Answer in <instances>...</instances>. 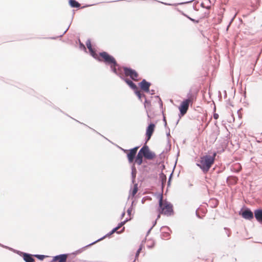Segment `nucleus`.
<instances>
[{
    "instance_id": "obj_1",
    "label": "nucleus",
    "mask_w": 262,
    "mask_h": 262,
    "mask_svg": "<svg viewBox=\"0 0 262 262\" xmlns=\"http://www.w3.org/2000/svg\"><path fill=\"white\" fill-rule=\"evenodd\" d=\"M99 56L103 59V61L106 65L110 66L111 71L123 80L132 90H134L138 88L132 80L125 77L120 72L121 67L113 56L105 51L100 52Z\"/></svg>"
},
{
    "instance_id": "obj_2",
    "label": "nucleus",
    "mask_w": 262,
    "mask_h": 262,
    "mask_svg": "<svg viewBox=\"0 0 262 262\" xmlns=\"http://www.w3.org/2000/svg\"><path fill=\"white\" fill-rule=\"evenodd\" d=\"M216 152L214 151L212 155H206L201 157L199 162L196 165L201 169L204 173H207L214 163Z\"/></svg>"
},
{
    "instance_id": "obj_3",
    "label": "nucleus",
    "mask_w": 262,
    "mask_h": 262,
    "mask_svg": "<svg viewBox=\"0 0 262 262\" xmlns=\"http://www.w3.org/2000/svg\"><path fill=\"white\" fill-rule=\"evenodd\" d=\"M158 203L159 208L158 211L160 213H162L167 216H171L173 214L174 211L172 204L170 202L166 201L163 205V195L162 194H160Z\"/></svg>"
},
{
    "instance_id": "obj_4",
    "label": "nucleus",
    "mask_w": 262,
    "mask_h": 262,
    "mask_svg": "<svg viewBox=\"0 0 262 262\" xmlns=\"http://www.w3.org/2000/svg\"><path fill=\"white\" fill-rule=\"evenodd\" d=\"M239 214L245 220L251 221L254 218V212L248 207H243L239 212Z\"/></svg>"
},
{
    "instance_id": "obj_5",
    "label": "nucleus",
    "mask_w": 262,
    "mask_h": 262,
    "mask_svg": "<svg viewBox=\"0 0 262 262\" xmlns=\"http://www.w3.org/2000/svg\"><path fill=\"white\" fill-rule=\"evenodd\" d=\"M124 74L126 76H129L130 78L134 81H137L139 74L134 69L125 66L122 67Z\"/></svg>"
},
{
    "instance_id": "obj_6",
    "label": "nucleus",
    "mask_w": 262,
    "mask_h": 262,
    "mask_svg": "<svg viewBox=\"0 0 262 262\" xmlns=\"http://www.w3.org/2000/svg\"><path fill=\"white\" fill-rule=\"evenodd\" d=\"M186 101L187 100H183L181 102V103L178 107L179 110L180 111V113L179 114V119L177 120V121L176 122V125L178 124L180 119L182 117L184 116L187 113V111L188 110L189 103L187 102Z\"/></svg>"
},
{
    "instance_id": "obj_7",
    "label": "nucleus",
    "mask_w": 262,
    "mask_h": 262,
    "mask_svg": "<svg viewBox=\"0 0 262 262\" xmlns=\"http://www.w3.org/2000/svg\"><path fill=\"white\" fill-rule=\"evenodd\" d=\"M156 125L152 122H150L148 124V126L146 128L145 143H147L151 138L155 129Z\"/></svg>"
},
{
    "instance_id": "obj_8",
    "label": "nucleus",
    "mask_w": 262,
    "mask_h": 262,
    "mask_svg": "<svg viewBox=\"0 0 262 262\" xmlns=\"http://www.w3.org/2000/svg\"><path fill=\"white\" fill-rule=\"evenodd\" d=\"M142 149H143L144 157L147 160H153L156 158L155 153L151 151L147 145H144Z\"/></svg>"
},
{
    "instance_id": "obj_9",
    "label": "nucleus",
    "mask_w": 262,
    "mask_h": 262,
    "mask_svg": "<svg viewBox=\"0 0 262 262\" xmlns=\"http://www.w3.org/2000/svg\"><path fill=\"white\" fill-rule=\"evenodd\" d=\"M14 252L22 257L25 262H35V260L33 257V254L18 250H14Z\"/></svg>"
},
{
    "instance_id": "obj_10",
    "label": "nucleus",
    "mask_w": 262,
    "mask_h": 262,
    "mask_svg": "<svg viewBox=\"0 0 262 262\" xmlns=\"http://www.w3.org/2000/svg\"><path fill=\"white\" fill-rule=\"evenodd\" d=\"M138 148L139 146H136L129 149V151L126 154L127 158L129 163H133L134 159L136 158Z\"/></svg>"
},
{
    "instance_id": "obj_11",
    "label": "nucleus",
    "mask_w": 262,
    "mask_h": 262,
    "mask_svg": "<svg viewBox=\"0 0 262 262\" xmlns=\"http://www.w3.org/2000/svg\"><path fill=\"white\" fill-rule=\"evenodd\" d=\"M140 89L145 93L150 92V86L151 85L150 82L147 81L146 79H143L138 83Z\"/></svg>"
},
{
    "instance_id": "obj_12",
    "label": "nucleus",
    "mask_w": 262,
    "mask_h": 262,
    "mask_svg": "<svg viewBox=\"0 0 262 262\" xmlns=\"http://www.w3.org/2000/svg\"><path fill=\"white\" fill-rule=\"evenodd\" d=\"M69 253L60 254L53 257L51 262H67Z\"/></svg>"
},
{
    "instance_id": "obj_13",
    "label": "nucleus",
    "mask_w": 262,
    "mask_h": 262,
    "mask_svg": "<svg viewBox=\"0 0 262 262\" xmlns=\"http://www.w3.org/2000/svg\"><path fill=\"white\" fill-rule=\"evenodd\" d=\"M196 93H192L191 90H190L187 94V98L184 99V100H187V102L192 104L196 100Z\"/></svg>"
},
{
    "instance_id": "obj_14",
    "label": "nucleus",
    "mask_w": 262,
    "mask_h": 262,
    "mask_svg": "<svg viewBox=\"0 0 262 262\" xmlns=\"http://www.w3.org/2000/svg\"><path fill=\"white\" fill-rule=\"evenodd\" d=\"M254 217L259 224L262 225V208L259 207L254 210Z\"/></svg>"
},
{
    "instance_id": "obj_15",
    "label": "nucleus",
    "mask_w": 262,
    "mask_h": 262,
    "mask_svg": "<svg viewBox=\"0 0 262 262\" xmlns=\"http://www.w3.org/2000/svg\"><path fill=\"white\" fill-rule=\"evenodd\" d=\"M69 4L70 6L72 8H83L85 7H88L89 6H93L94 4L92 5H87L85 6L80 7V4L76 0H69Z\"/></svg>"
},
{
    "instance_id": "obj_16",
    "label": "nucleus",
    "mask_w": 262,
    "mask_h": 262,
    "mask_svg": "<svg viewBox=\"0 0 262 262\" xmlns=\"http://www.w3.org/2000/svg\"><path fill=\"white\" fill-rule=\"evenodd\" d=\"M238 181V178L236 176H230L227 178L226 182L229 185H235Z\"/></svg>"
},
{
    "instance_id": "obj_17",
    "label": "nucleus",
    "mask_w": 262,
    "mask_h": 262,
    "mask_svg": "<svg viewBox=\"0 0 262 262\" xmlns=\"http://www.w3.org/2000/svg\"><path fill=\"white\" fill-rule=\"evenodd\" d=\"M131 169H132V172H131L132 182L133 184H135L136 174L137 173V170L136 169L135 164H133L132 165Z\"/></svg>"
},
{
    "instance_id": "obj_18",
    "label": "nucleus",
    "mask_w": 262,
    "mask_h": 262,
    "mask_svg": "<svg viewBox=\"0 0 262 262\" xmlns=\"http://www.w3.org/2000/svg\"><path fill=\"white\" fill-rule=\"evenodd\" d=\"M99 241H100V239H97V240L95 241V242H93L92 243L89 244L88 245H86V246H84V247H82V248H81L76 250V251H75L73 253V254H75V255L79 254V253H81L86 248L89 247H90V246L95 244V243H96L97 242H98Z\"/></svg>"
},
{
    "instance_id": "obj_19",
    "label": "nucleus",
    "mask_w": 262,
    "mask_h": 262,
    "mask_svg": "<svg viewBox=\"0 0 262 262\" xmlns=\"http://www.w3.org/2000/svg\"><path fill=\"white\" fill-rule=\"evenodd\" d=\"M138 184H134V187L133 188H131L129 190V195L128 196V199L129 198L130 196H132L133 198H134L135 195V194L137 193V191H138Z\"/></svg>"
},
{
    "instance_id": "obj_20",
    "label": "nucleus",
    "mask_w": 262,
    "mask_h": 262,
    "mask_svg": "<svg viewBox=\"0 0 262 262\" xmlns=\"http://www.w3.org/2000/svg\"><path fill=\"white\" fill-rule=\"evenodd\" d=\"M90 55L95 59H97L98 61H101V59L99 57H98L96 53L95 50L93 48H91L90 50H89Z\"/></svg>"
},
{
    "instance_id": "obj_21",
    "label": "nucleus",
    "mask_w": 262,
    "mask_h": 262,
    "mask_svg": "<svg viewBox=\"0 0 262 262\" xmlns=\"http://www.w3.org/2000/svg\"><path fill=\"white\" fill-rule=\"evenodd\" d=\"M194 0H190L189 1H188V2H182V3H178V4H170V3H164V2H160V1H158V2L159 3H161L165 5H167V6H177V5H183V4H188V3H191L192 2H193Z\"/></svg>"
},
{
    "instance_id": "obj_22",
    "label": "nucleus",
    "mask_w": 262,
    "mask_h": 262,
    "mask_svg": "<svg viewBox=\"0 0 262 262\" xmlns=\"http://www.w3.org/2000/svg\"><path fill=\"white\" fill-rule=\"evenodd\" d=\"M167 177L162 171L159 174V181L163 183H166Z\"/></svg>"
},
{
    "instance_id": "obj_23",
    "label": "nucleus",
    "mask_w": 262,
    "mask_h": 262,
    "mask_svg": "<svg viewBox=\"0 0 262 262\" xmlns=\"http://www.w3.org/2000/svg\"><path fill=\"white\" fill-rule=\"evenodd\" d=\"M161 237L163 239H169L170 237V233L168 232L167 231H162L161 232Z\"/></svg>"
},
{
    "instance_id": "obj_24",
    "label": "nucleus",
    "mask_w": 262,
    "mask_h": 262,
    "mask_svg": "<svg viewBox=\"0 0 262 262\" xmlns=\"http://www.w3.org/2000/svg\"><path fill=\"white\" fill-rule=\"evenodd\" d=\"M33 257H36L40 260H43L46 257L48 256L42 254H33Z\"/></svg>"
},
{
    "instance_id": "obj_25",
    "label": "nucleus",
    "mask_w": 262,
    "mask_h": 262,
    "mask_svg": "<svg viewBox=\"0 0 262 262\" xmlns=\"http://www.w3.org/2000/svg\"><path fill=\"white\" fill-rule=\"evenodd\" d=\"M134 203H135V201L134 200L132 201L130 206L127 210V215L129 216L131 215V213L133 209V205H135Z\"/></svg>"
},
{
    "instance_id": "obj_26",
    "label": "nucleus",
    "mask_w": 262,
    "mask_h": 262,
    "mask_svg": "<svg viewBox=\"0 0 262 262\" xmlns=\"http://www.w3.org/2000/svg\"><path fill=\"white\" fill-rule=\"evenodd\" d=\"M143 162V159H140L136 157L133 163H134V164H135V163H137L138 165H141Z\"/></svg>"
},
{
    "instance_id": "obj_27",
    "label": "nucleus",
    "mask_w": 262,
    "mask_h": 262,
    "mask_svg": "<svg viewBox=\"0 0 262 262\" xmlns=\"http://www.w3.org/2000/svg\"><path fill=\"white\" fill-rule=\"evenodd\" d=\"M115 230L116 229H113L111 231H110L108 233H107L105 235L103 236V237H101L100 238H99V239H100V241H101L102 239H104L105 237L106 236H111V235H112L113 233H114L115 232H116L115 231Z\"/></svg>"
},
{
    "instance_id": "obj_28",
    "label": "nucleus",
    "mask_w": 262,
    "mask_h": 262,
    "mask_svg": "<svg viewBox=\"0 0 262 262\" xmlns=\"http://www.w3.org/2000/svg\"><path fill=\"white\" fill-rule=\"evenodd\" d=\"M143 149H142V148L139 150V151H138V152L136 156V158H140V159H143V157H144L143 155Z\"/></svg>"
},
{
    "instance_id": "obj_29",
    "label": "nucleus",
    "mask_w": 262,
    "mask_h": 262,
    "mask_svg": "<svg viewBox=\"0 0 262 262\" xmlns=\"http://www.w3.org/2000/svg\"><path fill=\"white\" fill-rule=\"evenodd\" d=\"M200 6L202 8H205L207 10H209L211 9V5H208L206 6L205 3L204 2L201 3Z\"/></svg>"
},
{
    "instance_id": "obj_30",
    "label": "nucleus",
    "mask_w": 262,
    "mask_h": 262,
    "mask_svg": "<svg viewBox=\"0 0 262 262\" xmlns=\"http://www.w3.org/2000/svg\"><path fill=\"white\" fill-rule=\"evenodd\" d=\"M144 98L145 100L144 102V107L146 108V107H147L148 106H150L151 105V102L149 100H148L146 97Z\"/></svg>"
},
{
    "instance_id": "obj_31",
    "label": "nucleus",
    "mask_w": 262,
    "mask_h": 262,
    "mask_svg": "<svg viewBox=\"0 0 262 262\" xmlns=\"http://www.w3.org/2000/svg\"><path fill=\"white\" fill-rule=\"evenodd\" d=\"M173 177V171L170 173L169 176L168 182H167V187H169L171 185V182Z\"/></svg>"
},
{
    "instance_id": "obj_32",
    "label": "nucleus",
    "mask_w": 262,
    "mask_h": 262,
    "mask_svg": "<svg viewBox=\"0 0 262 262\" xmlns=\"http://www.w3.org/2000/svg\"><path fill=\"white\" fill-rule=\"evenodd\" d=\"M210 12L209 11H206L203 13L202 15V16L200 17V19H203L205 18H207L209 16Z\"/></svg>"
},
{
    "instance_id": "obj_33",
    "label": "nucleus",
    "mask_w": 262,
    "mask_h": 262,
    "mask_svg": "<svg viewBox=\"0 0 262 262\" xmlns=\"http://www.w3.org/2000/svg\"><path fill=\"white\" fill-rule=\"evenodd\" d=\"M119 228H120V227L118 225H117L116 227L114 228L113 229H116V230H115V231H116L117 233H118V234L121 233H122V232L124 231V229H125V227H123V228L122 229V230H120V231H118L117 230H118Z\"/></svg>"
},
{
    "instance_id": "obj_34",
    "label": "nucleus",
    "mask_w": 262,
    "mask_h": 262,
    "mask_svg": "<svg viewBox=\"0 0 262 262\" xmlns=\"http://www.w3.org/2000/svg\"><path fill=\"white\" fill-rule=\"evenodd\" d=\"M119 228H120V227L118 225H117L116 227L114 228L113 229H116V230H115V231H116L117 233H118V234L121 233H122V232L124 231V229H125V227H123V228L122 229V230H120V231H118L117 230H118Z\"/></svg>"
},
{
    "instance_id": "obj_35",
    "label": "nucleus",
    "mask_w": 262,
    "mask_h": 262,
    "mask_svg": "<svg viewBox=\"0 0 262 262\" xmlns=\"http://www.w3.org/2000/svg\"><path fill=\"white\" fill-rule=\"evenodd\" d=\"M70 25L68 26V27L67 28V29L63 32V33L61 35H60L59 36H57V37H51V38L52 39H55L56 38H57L58 37H62L67 32V31L68 30V29H69L70 28Z\"/></svg>"
},
{
    "instance_id": "obj_36",
    "label": "nucleus",
    "mask_w": 262,
    "mask_h": 262,
    "mask_svg": "<svg viewBox=\"0 0 262 262\" xmlns=\"http://www.w3.org/2000/svg\"><path fill=\"white\" fill-rule=\"evenodd\" d=\"M85 44H86V46L88 50H90L91 48H92L91 40L90 39H89L86 40Z\"/></svg>"
},
{
    "instance_id": "obj_37",
    "label": "nucleus",
    "mask_w": 262,
    "mask_h": 262,
    "mask_svg": "<svg viewBox=\"0 0 262 262\" xmlns=\"http://www.w3.org/2000/svg\"><path fill=\"white\" fill-rule=\"evenodd\" d=\"M186 18L189 19L190 20H191L194 24H198L200 22V20L199 19L196 20L194 18H192L190 17L189 15L186 16Z\"/></svg>"
},
{
    "instance_id": "obj_38",
    "label": "nucleus",
    "mask_w": 262,
    "mask_h": 262,
    "mask_svg": "<svg viewBox=\"0 0 262 262\" xmlns=\"http://www.w3.org/2000/svg\"><path fill=\"white\" fill-rule=\"evenodd\" d=\"M79 48L81 50H84V51H86V48H85L84 45L83 43H82L79 39Z\"/></svg>"
},
{
    "instance_id": "obj_39",
    "label": "nucleus",
    "mask_w": 262,
    "mask_h": 262,
    "mask_svg": "<svg viewBox=\"0 0 262 262\" xmlns=\"http://www.w3.org/2000/svg\"><path fill=\"white\" fill-rule=\"evenodd\" d=\"M260 0H256V5H253L254 10H255L257 9H258L259 6H260Z\"/></svg>"
},
{
    "instance_id": "obj_40",
    "label": "nucleus",
    "mask_w": 262,
    "mask_h": 262,
    "mask_svg": "<svg viewBox=\"0 0 262 262\" xmlns=\"http://www.w3.org/2000/svg\"><path fill=\"white\" fill-rule=\"evenodd\" d=\"M142 248H143V246L142 245H140L139 248H138V249L137 250V252H136V257H138L141 252V251L142 250Z\"/></svg>"
},
{
    "instance_id": "obj_41",
    "label": "nucleus",
    "mask_w": 262,
    "mask_h": 262,
    "mask_svg": "<svg viewBox=\"0 0 262 262\" xmlns=\"http://www.w3.org/2000/svg\"><path fill=\"white\" fill-rule=\"evenodd\" d=\"M135 94H136V95L137 96H139V95H140L141 94H142L143 93H141L140 91L138 90V88H137L136 89H135L134 90H133Z\"/></svg>"
},
{
    "instance_id": "obj_42",
    "label": "nucleus",
    "mask_w": 262,
    "mask_h": 262,
    "mask_svg": "<svg viewBox=\"0 0 262 262\" xmlns=\"http://www.w3.org/2000/svg\"><path fill=\"white\" fill-rule=\"evenodd\" d=\"M162 113H163V121L164 123V126H165V127H168L166 117H165V115L164 114L163 112Z\"/></svg>"
},
{
    "instance_id": "obj_43",
    "label": "nucleus",
    "mask_w": 262,
    "mask_h": 262,
    "mask_svg": "<svg viewBox=\"0 0 262 262\" xmlns=\"http://www.w3.org/2000/svg\"><path fill=\"white\" fill-rule=\"evenodd\" d=\"M224 230H225L226 231V234H227L228 237L230 236L231 231H230V229L227 227H225Z\"/></svg>"
},
{
    "instance_id": "obj_44",
    "label": "nucleus",
    "mask_w": 262,
    "mask_h": 262,
    "mask_svg": "<svg viewBox=\"0 0 262 262\" xmlns=\"http://www.w3.org/2000/svg\"><path fill=\"white\" fill-rule=\"evenodd\" d=\"M155 245V242L154 241L151 242V244L150 245H147V247L148 249H152L154 247Z\"/></svg>"
},
{
    "instance_id": "obj_45",
    "label": "nucleus",
    "mask_w": 262,
    "mask_h": 262,
    "mask_svg": "<svg viewBox=\"0 0 262 262\" xmlns=\"http://www.w3.org/2000/svg\"><path fill=\"white\" fill-rule=\"evenodd\" d=\"M156 97L159 98V103L160 104V106L161 108H162L163 103H162V101L161 99L160 98V97L159 96H156Z\"/></svg>"
},
{
    "instance_id": "obj_46",
    "label": "nucleus",
    "mask_w": 262,
    "mask_h": 262,
    "mask_svg": "<svg viewBox=\"0 0 262 262\" xmlns=\"http://www.w3.org/2000/svg\"><path fill=\"white\" fill-rule=\"evenodd\" d=\"M145 97H146V96H145V95L144 94H141V95H139V96H137L138 98V99H139L141 101H142V98H145Z\"/></svg>"
},
{
    "instance_id": "obj_47",
    "label": "nucleus",
    "mask_w": 262,
    "mask_h": 262,
    "mask_svg": "<svg viewBox=\"0 0 262 262\" xmlns=\"http://www.w3.org/2000/svg\"><path fill=\"white\" fill-rule=\"evenodd\" d=\"M2 247L5 248H6V249H8L9 250H11V251H13V252H14V250H15V249H13V248H10V247H8V246H5V245L2 246Z\"/></svg>"
},
{
    "instance_id": "obj_48",
    "label": "nucleus",
    "mask_w": 262,
    "mask_h": 262,
    "mask_svg": "<svg viewBox=\"0 0 262 262\" xmlns=\"http://www.w3.org/2000/svg\"><path fill=\"white\" fill-rule=\"evenodd\" d=\"M132 217H130L129 218H126L125 219V220H124L123 222L124 223V224H126V223H127V222L130 221L132 219Z\"/></svg>"
},
{
    "instance_id": "obj_49",
    "label": "nucleus",
    "mask_w": 262,
    "mask_h": 262,
    "mask_svg": "<svg viewBox=\"0 0 262 262\" xmlns=\"http://www.w3.org/2000/svg\"><path fill=\"white\" fill-rule=\"evenodd\" d=\"M219 114H217V113H214L213 114V118H214V119H216H216H217L219 118Z\"/></svg>"
},
{
    "instance_id": "obj_50",
    "label": "nucleus",
    "mask_w": 262,
    "mask_h": 262,
    "mask_svg": "<svg viewBox=\"0 0 262 262\" xmlns=\"http://www.w3.org/2000/svg\"><path fill=\"white\" fill-rule=\"evenodd\" d=\"M119 148L121 150H122L124 153H126V154L128 152V151H129V149H123V148H122V147H119Z\"/></svg>"
},
{
    "instance_id": "obj_51",
    "label": "nucleus",
    "mask_w": 262,
    "mask_h": 262,
    "mask_svg": "<svg viewBox=\"0 0 262 262\" xmlns=\"http://www.w3.org/2000/svg\"><path fill=\"white\" fill-rule=\"evenodd\" d=\"M239 167H240L239 168H238L237 169H236V170H233V171L236 173L239 172L242 169V167L241 166H239Z\"/></svg>"
},
{
    "instance_id": "obj_52",
    "label": "nucleus",
    "mask_w": 262,
    "mask_h": 262,
    "mask_svg": "<svg viewBox=\"0 0 262 262\" xmlns=\"http://www.w3.org/2000/svg\"><path fill=\"white\" fill-rule=\"evenodd\" d=\"M161 229H166L167 231H170V229L167 226H163L161 228Z\"/></svg>"
},
{
    "instance_id": "obj_53",
    "label": "nucleus",
    "mask_w": 262,
    "mask_h": 262,
    "mask_svg": "<svg viewBox=\"0 0 262 262\" xmlns=\"http://www.w3.org/2000/svg\"><path fill=\"white\" fill-rule=\"evenodd\" d=\"M168 129V132L166 133V136L168 138H169V137L170 136V129L169 127H167Z\"/></svg>"
},
{
    "instance_id": "obj_54",
    "label": "nucleus",
    "mask_w": 262,
    "mask_h": 262,
    "mask_svg": "<svg viewBox=\"0 0 262 262\" xmlns=\"http://www.w3.org/2000/svg\"><path fill=\"white\" fill-rule=\"evenodd\" d=\"M125 225L124 223L122 221L120 223H119L118 225L121 228L122 226H124Z\"/></svg>"
},
{
    "instance_id": "obj_55",
    "label": "nucleus",
    "mask_w": 262,
    "mask_h": 262,
    "mask_svg": "<svg viewBox=\"0 0 262 262\" xmlns=\"http://www.w3.org/2000/svg\"><path fill=\"white\" fill-rule=\"evenodd\" d=\"M152 227H151L149 229V230H148L147 231V232L146 236H147V235L149 234V233L150 232V231H151V230H152Z\"/></svg>"
},
{
    "instance_id": "obj_56",
    "label": "nucleus",
    "mask_w": 262,
    "mask_h": 262,
    "mask_svg": "<svg viewBox=\"0 0 262 262\" xmlns=\"http://www.w3.org/2000/svg\"><path fill=\"white\" fill-rule=\"evenodd\" d=\"M150 95H154L155 94V90H150V92L149 93Z\"/></svg>"
},
{
    "instance_id": "obj_57",
    "label": "nucleus",
    "mask_w": 262,
    "mask_h": 262,
    "mask_svg": "<svg viewBox=\"0 0 262 262\" xmlns=\"http://www.w3.org/2000/svg\"><path fill=\"white\" fill-rule=\"evenodd\" d=\"M235 16L232 18V19L231 20L230 22L229 23L228 26H227V30L228 29L229 27V26L230 25L231 23H232V21H233L234 18Z\"/></svg>"
},
{
    "instance_id": "obj_58",
    "label": "nucleus",
    "mask_w": 262,
    "mask_h": 262,
    "mask_svg": "<svg viewBox=\"0 0 262 262\" xmlns=\"http://www.w3.org/2000/svg\"><path fill=\"white\" fill-rule=\"evenodd\" d=\"M179 11L180 12H181V13L184 16H185L186 17V16H188V15H187L186 14L184 13L183 11H181L180 10H179Z\"/></svg>"
},
{
    "instance_id": "obj_59",
    "label": "nucleus",
    "mask_w": 262,
    "mask_h": 262,
    "mask_svg": "<svg viewBox=\"0 0 262 262\" xmlns=\"http://www.w3.org/2000/svg\"><path fill=\"white\" fill-rule=\"evenodd\" d=\"M161 188L163 189L164 186H165L166 183H163L162 182H161Z\"/></svg>"
},
{
    "instance_id": "obj_60",
    "label": "nucleus",
    "mask_w": 262,
    "mask_h": 262,
    "mask_svg": "<svg viewBox=\"0 0 262 262\" xmlns=\"http://www.w3.org/2000/svg\"><path fill=\"white\" fill-rule=\"evenodd\" d=\"M125 211H123L122 213H121V219H122L125 215Z\"/></svg>"
},
{
    "instance_id": "obj_61",
    "label": "nucleus",
    "mask_w": 262,
    "mask_h": 262,
    "mask_svg": "<svg viewBox=\"0 0 262 262\" xmlns=\"http://www.w3.org/2000/svg\"><path fill=\"white\" fill-rule=\"evenodd\" d=\"M157 220H156L154 222H153V224H152V226L151 227H152V228L156 225L157 224Z\"/></svg>"
},
{
    "instance_id": "obj_62",
    "label": "nucleus",
    "mask_w": 262,
    "mask_h": 262,
    "mask_svg": "<svg viewBox=\"0 0 262 262\" xmlns=\"http://www.w3.org/2000/svg\"><path fill=\"white\" fill-rule=\"evenodd\" d=\"M195 214H196V216L198 218H199V219H201V217L200 216V215L198 213L197 210H196V212H195Z\"/></svg>"
},
{
    "instance_id": "obj_63",
    "label": "nucleus",
    "mask_w": 262,
    "mask_h": 262,
    "mask_svg": "<svg viewBox=\"0 0 262 262\" xmlns=\"http://www.w3.org/2000/svg\"><path fill=\"white\" fill-rule=\"evenodd\" d=\"M161 214V213H160L159 212V214H158V215H157V219H156V220H157V221L159 219H160V215H161L160 214Z\"/></svg>"
},
{
    "instance_id": "obj_64",
    "label": "nucleus",
    "mask_w": 262,
    "mask_h": 262,
    "mask_svg": "<svg viewBox=\"0 0 262 262\" xmlns=\"http://www.w3.org/2000/svg\"><path fill=\"white\" fill-rule=\"evenodd\" d=\"M193 9H194L195 11H198V9L196 8V7H195V4H194V5H193Z\"/></svg>"
}]
</instances>
